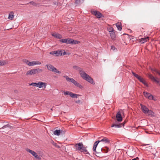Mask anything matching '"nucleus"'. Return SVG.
<instances>
[{"mask_svg":"<svg viewBox=\"0 0 160 160\" xmlns=\"http://www.w3.org/2000/svg\"><path fill=\"white\" fill-rule=\"evenodd\" d=\"M25 150L27 152H28L30 153L31 154L32 156H33L36 159L39 160L41 159V155H38L37 153L35 152L28 148H26Z\"/></svg>","mask_w":160,"mask_h":160,"instance_id":"20e7f679","label":"nucleus"},{"mask_svg":"<svg viewBox=\"0 0 160 160\" xmlns=\"http://www.w3.org/2000/svg\"><path fill=\"white\" fill-rule=\"evenodd\" d=\"M29 3H30L32 5L34 6H35L36 5V4L33 1H31V2H29Z\"/></svg>","mask_w":160,"mask_h":160,"instance_id":"4c0bfd02","label":"nucleus"},{"mask_svg":"<svg viewBox=\"0 0 160 160\" xmlns=\"http://www.w3.org/2000/svg\"><path fill=\"white\" fill-rule=\"evenodd\" d=\"M140 106L143 112L145 114H147V112L148 110V108L145 105H143L142 104H140Z\"/></svg>","mask_w":160,"mask_h":160,"instance_id":"9b49d317","label":"nucleus"},{"mask_svg":"<svg viewBox=\"0 0 160 160\" xmlns=\"http://www.w3.org/2000/svg\"><path fill=\"white\" fill-rule=\"evenodd\" d=\"M13 14H14V13H13V12H12V11L9 14L8 17V18L9 19L12 20L13 19V18H14Z\"/></svg>","mask_w":160,"mask_h":160,"instance_id":"412c9836","label":"nucleus"},{"mask_svg":"<svg viewBox=\"0 0 160 160\" xmlns=\"http://www.w3.org/2000/svg\"><path fill=\"white\" fill-rule=\"evenodd\" d=\"M153 71L154 72H155L157 73L158 74L159 76H160V71H159L156 69L154 70Z\"/></svg>","mask_w":160,"mask_h":160,"instance_id":"e433bc0d","label":"nucleus"},{"mask_svg":"<svg viewBox=\"0 0 160 160\" xmlns=\"http://www.w3.org/2000/svg\"><path fill=\"white\" fill-rule=\"evenodd\" d=\"M8 127H9V125L7 124V125H4V126L3 127H2V128H6Z\"/></svg>","mask_w":160,"mask_h":160,"instance_id":"79ce46f5","label":"nucleus"},{"mask_svg":"<svg viewBox=\"0 0 160 160\" xmlns=\"http://www.w3.org/2000/svg\"><path fill=\"white\" fill-rule=\"evenodd\" d=\"M23 61L24 63H25L28 65H29V63L30 62H29L28 60H27V59H25L23 60Z\"/></svg>","mask_w":160,"mask_h":160,"instance_id":"f704fd0d","label":"nucleus"},{"mask_svg":"<svg viewBox=\"0 0 160 160\" xmlns=\"http://www.w3.org/2000/svg\"><path fill=\"white\" fill-rule=\"evenodd\" d=\"M61 132L59 130H56L53 132V134L55 135L59 136L60 135Z\"/></svg>","mask_w":160,"mask_h":160,"instance_id":"393cba45","label":"nucleus"},{"mask_svg":"<svg viewBox=\"0 0 160 160\" xmlns=\"http://www.w3.org/2000/svg\"><path fill=\"white\" fill-rule=\"evenodd\" d=\"M74 146L76 151L83 152L85 154H89L87 149V148L83 145L82 142L76 143L75 145Z\"/></svg>","mask_w":160,"mask_h":160,"instance_id":"f03ea898","label":"nucleus"},{"mask_svg":"<svg viewBox=\"0 0 160 160\" xmlns=\"http://www.w3.org/2000/svg\"><path fill=\"white\" fill-rule=\"evenodd\" d=\"M98 141H100V142H103L105 143H109L110 142V140L106 138H104L101 140Z\"/></svg>","mask_w":160,"mask_h":160,"instance_id":"f3484780","label":"nucleus"},{"mask_svg":"<svg viewBox=\"0 0 160 160\" xmlns=\"http://www.w3.org/2000/svg\"><path fill=\"white\" fill-rule=\"evenodd\" d=\"M138 158L137 157L136 158H134L132 159V160H138Z\"/></svg>","mask_w":160,"mask_h":160,"instance_id":"c03bdc74","label":"nucleus"},{"mask_svg":"<svg viewBox=\"0 0 160 160\" xmlns=\"http://www.w3.org/2000/svg\"><path fill=\"white\" fill-rule=\"evenodd\" d=\"M147 114H148V115H150L151 117L154 116V113L151 110H149L148 109L147 112Z\"/></svg>","mask_w":160,"mask_h":160,"instance_id":"4be33fe9","label":"nucleus"},{"mask_svg":"<svg viewBox=\"0 0 160 160\" xmlns=\"http://www.w3.org/2000/svg\"><path fill=\"white\" fill-rule=\"evenodd\" d=\"M122 126H124V124H113L112 125L111 127H115L116 128H121Z\"/></svg>","mask_w":160,"mask_h":160,"instance_id":"5701e85b","label":"nucleus"},{"mask_svg":"<svg viewBox=\"0 0 160 160\" xmlns=\"http://www.w3.org/2000/svg\"><path fill=\"white\" fill-rule=\"evenodd\" d=\"M65 54H66V52H63V55H64Z\"/></svg>","mask_w":160,"mask_h":160,"instance_id":"de8ad7c7","label":"nucleus"},{"mask_svg":"<svg viewBox=\"0 0 160 160\" xmlns=\"http://www.w3.org/2000/svg\"><path fill=\"white\" fill-rule=\"evenodd\" d=\"M55 53H56L55 55L57 56H58L60 55L61 56L62 55L61 51H55Z\"/></svg>","mask_w":160,"mask_h":160,"instance_id":"c85d7f7f","label":"nucleus"},{"mask_svg":"<svg viewBox=\"0 0 160 160\" xmlns=\"http://www.w3.org/2000/svg\"><path fill=\"white\" fill-rule=\"evenodd\" d=\"M143 94L145 97L150 100H152L154 101H156V99L154 98L153 96L152 95L151 93L144 92Z\"/></svg>","mask_w":160,"mask_h":160,"instance_id":"0eeeda50","label":"nucleus"},{"mask_svg":"<svg viewBox=\"0 0 160 160\" xmlns=\"http://www.w3.org/2000/svg\"><path fill=\"white\" fill-rule=\"evenodd\" d=\"M116 118L118 122H121L122 120V118L121 115V114L120 112H118L116 115Z\"/></svg>","mask_w":160,"mask_h":160,"instance_id":"f8f14e48","label":"nucleus"},{"mask_svg":"<svg viewBox=\"0 0 160 160\" xmlns=\"http://www.w3.org/2000/svg\"><path fill=\"white\" fill-rule=\"evenodd\" d=\"M91 12L93 15H95L98 18H100L102 16V14L99 11H91Z\"/></svg>","mask_w":160,"mask_h":160,"instance_id":"6e6552de","label":"nucleus"},{"mask_svg":"<svg viewBox=\"0 0 160 160\" xmlns=\"http://www.w3.org/2000/svg\"><path fill=\"white\" fill-rule=\"evenodd\" d=\"M30 85L34 87H38L39 85V82H32L30 84Z\"/></svg>","mask_w":160,"mask_h":160,"instance_id":"c756f323","label":"nucleus"},{"mask_svg":"<svg viewBox=\"0 0 160 160\" xmlns=\"http://www.w3.org/2000/svg\"><path fill=\"white\" fill-rule=\"evenodd\" d=\"M52 36L54 37L55 38L58 39H61L62 38V36L59 33L55 32L52 34Z\"/></svg>","mask_w":160,"mask_h":160,"instance_id":"ddd939ff","label":"nucleus"},{"mask_svg":"<svg viewBox=\"0 0 160 160\" xmlns=\"http://www.w3.org/2000/svg\"><path fill=\"white\" fill-rule=\"evenodd\" d=\"M53 145L55 146H57V143H53Z\"/></svg>","mask_w":160,"mask_h":160,"instance_id":"a18cd8bd","label":"nucleus"},{"mask_svg":"<svg viewBox=\"0 0 160 160\" xmlns=\"http://www.w3.org/2000/svg\"><path fill=\"white\" fill-rule=\"evenodd\" d=\"M80 102V101L79 100L78 101H76L75 102L77 103H79Z\"/></svg>","mask_w":160,"mask_h":160,"instance_id":"37998d69","label":"nucleus"},{"mask_svg":"<svg viewBox=\"0 0 160 160\" xmlns=\"http://www.w3.org/2000/svg\"><path fill=\"white\" fill-rule=\"evenodd\" d=\"M109 33L111 36V37L112 39H114L116 38L115 34L114 32V30L113 31H110Z\"/></svg>","mask_w":160,"mask_h":160,"instance_id":"dca6fc26","label":"nucleus"},{"mask_svg":"<svg viewBox=\"0 0 160 160\" xmlns=\"http://www.w3.org/2000/svg\"><path fill=\"white\" fill-rule=\"evenodd\" d=\"M116 25L119 31H121L122 29L121 26V22H118L116 24Z\"/></svg>","mask_w":160,"mask_h":160,"instance_id":"aec40b11","label":"nucleus"},{"mask_svg":"<svg viewBox=\"0 0 160 160\" xmlns=\"http://www.w3.org/2000/svg\"><path fill=\"white\" fill-rule=\"evenodd\" d=\"M29 66H32L35 65V61L30 62H29Z\"/></svg>","mask_w":160,"mask_h":160,"instance_id":"c9c22d12","label":"nucleus"},{"mask_svg":"<svg viewBox=\"0 0 160 160\" xmlns=\"http://www.w3.org/2000/svg\"><path fill=\"white\" fill-rule=\"evenodd\" d=\"M72 42L71 44H76L80 43V42L79 41L73 40L72 39Z\"/></svg>","mask_w":160,"mask_h":160,"instance_id":"bb28decb","label":"nucleus"},{"mask_svg":"<svg viewBox=\"0 0 160 160\" xmlns=\"http://www.w3.org/2000/svg\"><path fill=\"white\" fill-rule=\"evenodd\" d=\"M42 69L39 68L32 69L28 71L26 73V75L28 76L42 72Z\"/></svg>","mask_w":160,"mask_h":160,"instance_id":"39448f33","label":"nucleus"},{"mask_svg":"<svg viewBox=\"0 0 160 160\" xmlns=\"http://www.w3.org/2000/svg\"><path fill=\"white\" fill-rule=\"evenodd\" d=\"M47 83L42 82H39V85L38 87L39 88H45L47 86Z\"/></svg>","mask_w":160,"mask_h":160,"instance_id":"4468645a","label":"nucleus"},{"mask_svg":"<svg viewBox=\"0 0 160 160\" xmlns=\"http://www.w3.org/2000/svg\"><path fill=\"white\" fill-rule=\"evenodd\" d=\"M139 80L141 82H142L144 85L148 87V85L147 82H146L145 80H144V78L141 77L140 79Z\"/></svg>","mask_w":160,"mask_h":160,"instance_id":"6ab92c4d","label":"nucleus"},{"mask_svg":"<svg viewBox=\"0 0 160 160\" xmlns=\"http://www.w3.org/2000/svg\"><path fill=\"white\" fill-rule=\"evenodd\" d=\"M103 150L105 151L104 153H107L109 151V148L108 147H105L104 148L102 149Z\"/></svg>","mask_w":160,"mask_h":160,"instance_id":"473e14b6","label":"nucleus"},{"mask_svg":"<svg viewBox=\"0 0 160 160\" xmlns=\"http://www.w3.org/2000/svg\"><path fill=\"white\" fill-rule=\"evenodd\" d=\"M6 64V62L5 61H2L0 60V66H3Z\"/></svg>","mask_w":160,"mask_h":160,"instance_id":"2f4dec72","label":"nucleus"},{"mask_svg":"<svg viewBox=\"0 0 160 160\" xmlns=\"http://www.w3.org/2000/svg\"><path fill=\"white\" fill-rule=\"evenodd\" d=\"M72 39L68 38L65 39H61L60 40L61 42L65 43L67 44H71Z\"/></svg>","mask_w":160,"mask_h":160,"instance_id":"9d476101","label":"nucleus"},{"mask_svg":"<svg viewBox=\"0 0 160 160\" xmlns=\"http://www.w3.org/2000/svg\"><path fill=\"white\" fill-rule=\"evenodd\" d=\"M84 0H75V3L77 4H80L84 2Z\"/></svg>","mask_w":160,"mask_h":160,"instance_id":"a878e982","label":"nucleus"},{"mask_svg":"<svg viewBox=\"0 0 160 160\" xmlns=\"http://www.w3.org/2000/svg\"><path fill=\"white\" fill-rule=\"evenodd\" d=\"M148 37H147L146 38H141L140 39V42L142 43H144L148 40Z\"/></svg>","mask_w":160,"mask_h":160,"instance_id":"a211bd4d","label":"nucleus"},{"mask_svg":"<svg viewBox=\"0 0 160 160\" xmlns=\"http://www.w3.org/2000/svg\"><path fill=\"white\" fill-rule=\"evenodd\" d=\"M46 66L48 69L52 72H56L57 73H60L61 72L55 68L52 65L50 64H47Z\"/></svg>","mask_w":160,"mask_h":160,"instance_id":"423d86ee","label":"nucleus"},{"mask_svg":"<svg viewBox=\"0 0 160 160\" xmlns=\"http://www.w3.org/2000/svg\"><path fill=\"white\" fill-rule=\"evenodd\" d=\"M50 54L51 55H55L56 53H55V51H54L52 52H50Z\"/></svg>","mask_w":160,"mask_h":160,"instance_id":"ea45409f","label":"nucleus"},{"mask_svg":"<svg viewBox=\"0 0 160 160\" xmlns=\"http://www.w3.org/2000/svg\"><path fill=\"white\" fill-rule=\"evenodd\" d=\"M63 92L64 95H69L70 96V94H71V92L69 91H63Z\"/></svg>","mask_w":160,"mask_h":160,"instance_id":"7c9ffc66","label":"nucleus"},{"mask_svg":"<svg viewBox=\"0 0 160 160\" xmlns=\"http://www.w3.org/2000/svg\"><path fill=\"white\" fill-rule=\"evenodd\" d=\"M132 73L133 74V75L136 78H137L138 80L140 79V78L141 77L139 76L138 74H136L133 72H132Z\"/></svg>","mask_w":160,"mask_h":160,"instance_id":"cd10ccee","label":"nucleus"},{"mask_svg":"<svg viewBox=\"0 0 160 160\" xmlns=\"http://www.w3.org/2000/svg\"><path fill=\"white\" fill-rule=\"evenodd\" d=\"M41 62L39 61H35V65H40L41 64Z\"/></svg>","mask_w":160,"mask_h":160,"instance_id":"58836bf2","label":"nucleus"},{"mask_svg":"<svg viewBox=\"0 0 160 160\" xmlns=\"http://www.w3.org/2000/svg\"><path fill=\"white\" fill-rule=\"evenodd\" d=\"M148 78L151 79V80L156 82L160 86V81L157 80L155 77L151 74H148Z\"/></svg>","mask_w":160,"mask_h":160,"instance_id":"1a4fd4ad","label":"nucleus"},{"mask_svg":"<svg viewBox=\"0 0 160 160\" xmlns=\"http://www.w3.org/2000/svg\"><path fill=\"white\" fill-rule=\"evenodd\" d=\"M64 77L65 78L67 81L68 82H71L72 83H73L76 87L79 88L80 89H82L83 88V87L79 83L76 81L73 78H69L67 76H64Z\"/></svg>","mask_w":160,"mask_h":160,"instance_id":"7ed1b4c3","label":"nucleus"},{"mask_svg":"<svg viewBox=\"0 0 160 160\" xmlns=\"http://www.w3.org/2000/svg\"><path fill=\"white\" fill-rule=\"evenodd\" d=\"M108 32H109L110 31H113L114 30L113 28H110L108 29Z\"/></svg>","mask_w":160,"mask_h":160,"instance_id":"a19ab883","label":"nucleus"},{"mask_svg":"<svg viewBox=\"0 0 160 160\" xmlns=\"http://www.w3.org/2000/svg\"><path fill=\"white\" fill-rule=\"evenodd\" d=\"M111 49L114 51H117V48H116L115 46H111Z\"/></svg>","mask_w":160,"mask_h":160,"instance_id":"72a5a7b5","label":"nucleus"},{"mask_svg":"<svg viewBox=\"0 0 160 160\" xmlns=\"http://www.w3.org/2000/svg\"><path fill=\"white\" fill-rule=\"evenodd\" d=\"M80 96V95L74 94L72 92L71 94H70V96L72 98H78V96Z\"/></svg>","mask_w":160,"mask_h":160,"instance_id":"b1692460","label":"nucleus"},{"mask_svg":"<svg viewBox=\"0 0 160 160\" xmlns=\"http://www.w3.org/2000/svg\"><path fill=\"white\" fill-rule=\"evenodd\" d=\"M126 123V122L124 121L122 123V124H124H124H125Z\"/></svg>","mask_w":160,"mask_h":160,"instance_id":"49530a36","label":"nucleus"},{"mask_svg":"<svg viewBox=\"0 0 160 160\" xmlns=\"http://www.w3.org/2000/svg\"><path fill=\"white\" fill-rule=\"evenodd\" d=\"M73 68L79 72L80 74L83 79L92 84H95L93 79L83 71L82 68L76 66H74Z\"/></svg>","mask_w":160,"mask_h":160,"instance_id":"f257e3e1","label":"nucleus"},{"mask_svg":"<svg viewBox=\"0 0 160 160\" xmlns=\"http://www.w3.org/2000/svg\"><path fill=\"white\" fill-rule=\"evenodd\" d=\"M99 142L100 141L98 140L96 141L94 143L93 147V150L94 151V152H96L97 153L98 152L96 151V148L97 146L98 145V144Z\"/></svg>","mask_w":160,"mask_h":160,"instance_id":"2eb2a0df","label":"nucleus"}]
</instances>
